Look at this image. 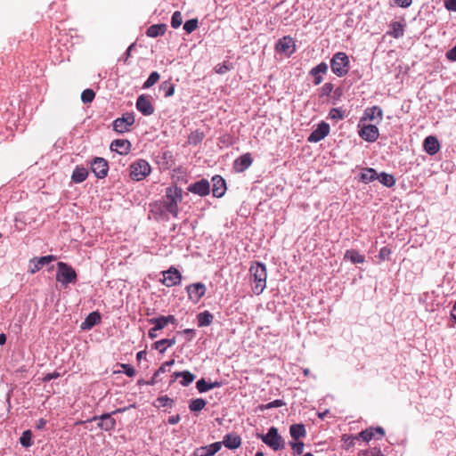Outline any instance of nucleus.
Masks as SVG:
<instances>
[{"label": "nucleus", "mask_w": 456, "mask_h": 456, "mask_svg": "<svg viewBox=\"0 0 456 456\" xmlns=\"http://www.w3.org/2000/svg\"><path fill=\"white\" fill-rule=\"evenodd\" d=\"M183 200V190L178 186H169L166 189L165 195L159 201L151 204V212L156 215H164L165 212L173 217L179 214L178 204Z\"/></svg>", "instance_id": "f257e3e1"}, {"label": "nucleus", "mask_w": 456, "mask_h": 456, "mask_svg": "<svg viewBox=\"0 0 456 456\" xmlns=\"http://www.w3.org/2000/svg\"><path fill=\"white\" fill-rule=\"evenodd\" d=\"M249 275L253 293L257 296L262 294L266 288V266L260 262L253 263L249 268Z\"/></svg>", "instance_id": "f03ea898"}, {"label": "nucleus", "mask_w": 456, "mask_h": 456, "mask_svg": "<svg viewBox=\"0 0 456 456\" xmlns=\"http://www.w3.org/2000/svg\"><path fill=\"white\" fill-rule=\"evenodd\" d=\"M330 68L332 72L338 77L346 76L349 69L348 56L343 52L335 53L330 60Z\"/></svg>", "instance_id": "7ed1b4c3"}, {"label": "nucleus", "mask_w": 456, "mask_h": 456, "mask_svg": "<svg viewBox=\"0 0 456 456\" xmlns=\"http://www.w3.org/2000/svg\"><path fill=\"white\" fill-rule=\"evenodd\" d=\"M151 172L150 164L144 159H137L129 167V176L134 181H142Z\"/></svg>", "instance_id": "20e7f679"}, {"label": "nucleus", "mask_w": 456, "mask_h": 456, "mask_svg": "<svg viewBox=\"0 0 456 456\" xmlns=\"http://www.w3.org/2000/svg\"><path fill=\"white\" fill-rule=\"evenodd\" d=\"M57 268L56 280L65 287L69 283H75L77 281L76 271L70 265L64 262H59Z\"/></svg>", "instance_id": "39448f33"}, {"label": "nucleus", "mask_w": 456, "mask_h": 456, "mask_svg": "<svg viewBox=\"0 0 456 456\" xmlns=\"http://www.w3.org/2000/svg\"><path fill=\"white\" fill-rule=\"evenodd\" d=\"M262 441L270 446L274 451L281 450L284 448V442L282 437L279 435L278 429L275 427L270 428L267 434L261 436Z\"/></svg>", "instance_id": "423d86ee"}, {"label": "nucleus", "mask_w": 456, "mask_h": 456, "mask_svg": "<svg viewBox=\"0 0 456 456\" xmlns=\"http://www.w3.org/2000/svg\"><path fill=\"white\" fill-rule=\"evenodd\" d=\"M134 121L135 118L133 113H126L121 118H118L114 120L113 129L120 134L128 132Z\"/></svg>", "instance_id": "0eeeda50"}, {"label": "nucleus", "mask_w": 456, "mask_h": 456, "mask_svg": "<svg viewBox=\"0 0 456 456\" xmlns=\"http://www.w3.org/2000/svg\"><path fill=\"white\" fill-rule=\"evenodd\" d=\"M186 290L190 300L193 301L194 303H198L205 295L207 289L203 283L197 282L189 285L186 288Z\"/></svg>", "instance_id": "6e6552de"}, {"label": "nucleus", "mask_w": 456, "mask_h": 456, "mask_svg": "<svg viewBox=\"0 0 456 456\" xmlns=\"http://www.w3.org/2000/svg\"><path fill=\"white\" fill-rule=\"evenodd\" d=\"M93 173L97 178H104L108 173V162L103 158H95L91 163Z\"/></svg>", "instance_id": "1a4fd4ad"}, {"label": "nucleus", "mask_w": 456, "mask_h": 456, "mask_svg": "<svg viewBox=\"0 0 456 456\" xmlns=\"http://www.w3.org/2000/svg\"><path fill=\"white\" fill-rule=\"evenodd\" d=\"M182 281V275L180 272L175 268L171 267L167 271L163 272V283L167 287H173L180 284Z\"/></svg>", "instance_id": "9d476101"}, {"label": "nucleus", "mask_w": 456, "mask_h": 456, "mask_svg": "<svg viewBox=\"0 0 456 456\" xmlns=\"http://www.w3.org/2000/svg\"><path fill=\"white\" fill-rule=\"evenodd\" d=\"M57 257L53 255H49L41 257H34L29 261V272L31 273H36L44 265H48L49 263L55 261Z\"/></svg>", "instance_id": "9b49d317"}, {"label": "nucleus", "mask_w": 456, "mask_h": 456, "mask_svg": "<svg viewBox=\"0 0 456 456\" xmlns=\"http://www.w3.org/2000/svg\"><path fill=\"white\" fill-rule=\"evenodd\" d=\"M330 133V126L326 122H322L318 125L317 128L314 129L309 135L307 141L309 142H318L325 138Z\"/></svg>", "instance_id": "f8f14e48"}, {"label": "nucleus", "mask_w": 456, "mask_h": 456, "mask_svg": "<svg viewBox=\"0 0 456 456\" xmlns=\"http://www.w3.org/2000/svg\"><path fill=\"white\" fill-rule=\"evenodd\" d=\"M359 135L367 142H375L378 140L379 133L375 125H363L360 131Z\"/></svg>", "instance_id": "ddd939ff"}, {"label": "nucleus", "mask_w": 456, "mask_h": 456, "mask_svg": "<svg viewBox=\"0 0 456 456\" xmlns=\"http://www.w3.org/2000/svg\"><path fill=\"white\" fill-rule=\"evenodd\" d=\"M136 109L144 116H150L154 112V107L149 96L144 94H142L137 98Z\"/></svg>", "instance_id": "4468645a"}, {"label": "nucleus", "mask_w": 456, "mask_h": 456, "mask_svg": "<svg viewBox=\"0 0 456 456\" xmlns=\"http://www.w3.org/2000/svg\"><path fill=\"white\" fill-rule=\"evenodd\" d=\"M222 448L221 442H216L209 445L200 446L193 452V456H213Z\"/></svg>", "instance_id": "2eb2a0df"}, {"label": "nucleus", "mask_w": 456, "mask_h": 456, "mask_svg": "<svg viewBox=\"0 0 456 456\" xmlns=\"http://www.w3.org/2000/svg\"><path fill=\"white\" fill-rule=\"evenodd\" d=\"M110 150L120 155H126L131 151V142L126 139L114 140L110 144Z\"/></svg>", "instance_id": "dca6fc26"}, {"label": "nucleus", "mask_w": 456, "mask_h": 456, "mask_svg": "<svg viewBox=\"0 0 456 456\" xmlns=\"http://www.w3.org/2000/svg\"><path fill=\"white\" fill-rule=\"evenodd\" d=\"M188 191L200 196H206L210 191L209 183L207 180H200L191 184Z\"/></svg>", "instance_id": "f3484780"}, {"label": "nucleus", "mask_w": 456, "mask_h": 456, "mask_svg": "<svg viewBox=\"0 0 456 456\" xmlns=\"http://www.w3.org/2000/svg\"><path fill=\"white\" fill-rule=\"evenodd\" d=\"M290 48H292L290 51V53H292L295 51V43L293 38L289 36L281 37L275 45V50L278 53H287Z\"/></svg>", "instance_id": "a211bd4d"}, {"label": "nucleus", "mask_w": 456, "mask_h": 456, "mask_svg": "<svg viewBox=\"0 0 456 456\" xmlns=\"http://www.w3.org/2000/svg\"><path fill=\"white\" fill-rule=\"evenodd\" d=\"M253 162L250 153H245L234 161V169L237 172H243L248 168Z\"/></svg>", "instance_id": "6ab92c4d"}, {"label": "nucleus", "mask_w": 456, "mask_h": 456, "mask_svg": "<svg viewBox=\"0 0 456 456\" xmlns=\"http://www.w3.org/2000/svg\"><path fill=\"white\" fill-rule=\"evenodd\" d=\"M213 182V195L216 198L222 197L226 190L225 181L220 176L216 175L212 178Z\"/></svg>", "instance_id": "aec40b11"}, {"label": "nucleus", "mask_w": 456, "mask_h": 456, "mask_svg": "<svg viewBox=\"0 0 456 456\" xmlns=\"http://www.w3.org/2000/svg\"><path fill=\"white\" fill-rule=\"evenodd\" d=\"M423 147L426 152L429 155H435L440 150L438 140L432 135L428 136L424 140Z\"/></svg>", "instance_id": "412c9836"}, {"label": "nucleus", "mask_w": 456, "mask_h": 456, "mask_svg": "<svg viewBox=\"0 0 456 456\" xmlns=\"http://www.w3.org/2000/svg\"><path fill=\"white\" fill-rule=\"evenodd\" d=\"M99 419L101 422L98 424V427L106 431H110L115 428L116 420L110 417V414L105 413L100 417H94L92 420H95Z\"/></svg>", "instance_id": "4be33fe9"}, {"label": "nucleus", "mask_w": 456, "mask_h": 456, "mask_svg": "<svg viewBox=\"0 0 456 456\" xmlns=\"http://www.w3.org/2000/svg\"><path fill=\"white\" fill-rule=\"evenodd\" d=\"M328 70V65L325 62H321L316 67L310 70V74L314 77V84L318 86L322 81V75L326 74Z\"/></svg>", "instance_id": "5701e85b"}, {"label": "nucleus", "mask_w": 456, "mask_h": 456, "mask_svg": "<svg viewBox=\"0 0 456 456\" xmlns=\"http://www.w3.org/2000/svg\"><path fill=\"white\" fill-rule=\"evenodd\" d=\"M222 443L226 448L234 450L240 446L241 438L236 434H227Z\"/></svg>", "instance_id": "b1692460"}, {"label": "nucleus", "mask_w": 456, "mask_h": 456, "mask_svg": "<svg viewBox=\"0 0 456 456\" xmlns=\"http://www.w3.org/2000/svg\"><path fill=\"white\" fill-rule=\"evenodd\" d=\"M383 112L382 110L378 106L368 108L364 111L363 117L361 118V122L365 120H374L375 118L382 119Z\"/></svg>", "instance_id": "393cba45"}, {"label": "nucleus", "mask_w": 456, "mask_h": 456, "mask_svg": "<svg viewBox=\"0 0 456 456\" xmlns=\"http://www.w3.org/2000/svg\"><path fill=\"white\" fill-rule=\"evenodd\" d=\"M176 343L175 338H163L156 341L152 345V348L159 350L160 354H164L167 347L174 346Z\"/></svg>", "instance_id": "a878e982"}, {"label": "nucleus", "mask_w": 456, "mask_h": 456, "mask_svg": "<svg viewBox=\"0 0 456 456\" xmlns=\"http://www.w3.org/2000/svg\"><path fill=\"white\" fill-rule=\"evenodd\" d=\"M88 170L84 167H76L74 169L71 179L76 183L84 182L88 176Z\"/></svg>", "instance_id": "bb28decb"}, {"label": "nucleus", "mask_w": 456, "mask_h": 456, "mask_svg": "<svg viewBox=\"0 0 456 456\" xmlns=\"http://www.w3.org/2000/svg\"><path fill=\"white\" fill-rule=\"evenodd\" d=\"M167 31V25L166 24H154L150 26L147 28L146 35L149 37H157L159 36H162Z\"/></svg>", "instance_id": "cd10ccee"}, {"label": "nucleus", "mask_w": 456, "mask_h": 456, "mask_svg": "<svg viewBox=\"0 0 456 456\" xmlns=\"http://www.w3.org/2000/svg\"><path fill=\"white\" fill-rule=\"evenodd\" d=\"M390 31L387 32L395 38H399L403 36L404 26L398 21H393L389 24Z\"/></svg>", "instance_id": "c85d7f7f"}, {"label": "nucleus", "mask_w": 456, "mask_h": 456, "mask_svg": "<svg viewBox=\"0 0 456 456\" xmlns=\"http://www.w3.org/2000/svg\"><path fill=\"white\" fill-rule=\"evenodd\" d=\"M179 377L183 378V379L180 381V383H181V385H183L184 387L190 385L195 379V376L192 373H191L188 370H184V371L175 372L174 379L172 381H175Z\"/></svg>", "instance_id": "c756f323"}, {"label": "nucleus", "mask_w": 456, "mask_h": 456, "mask_svg": "<svg viewBox=\"0 0 456 456\" xmlns=\"http://www.w3.org/2000/svg\"><path fill=\"white\" fill-rule=\"evenodd\" d=\"M345 259H349L353 264H362L365 261L364 256L354 249L346 250Z\"/></svg>", "instance_id": "7c9ffc66"}, {"label": "nucleus", "mask_w": 456, "mask_h": 456, "mask_svg": "<svg viewBox=\"0 0 456 456\" xmlns=\"http://www.w3.org/2000/svg\"><path fill=\"white\" fill-rule=\"evenodd\" d=\"M289 433L293 439L298 440L304 437L306 434L305 426L303 424H293L289 428Z\"/></svg>", "instance_id": "2f4dec72"}, {"label": "nucleus", "mask_w": 456, "mask_h": 456, "mask_svg": "<svg viewBox=\"0 0 456 456\" xmlns=\"http://www.w3.org/2000/svg\"><path fill=\"white\" fill-rule=\"evenodd\" d=\"M101 321L99 313L93 312L87 315L85 322L82 323L83 329H90Z\"/></svg>", "instance_id": "473e14b6"}, {"label": "nucleus", "mask_w": 456, "mask_h": 456, "mask_svg": "<svg viewBox=\"0 0 456 456\" xmlns=\"http://www.w3.org/2000/svg\"><path fill=\"white\" fill-rule=\"evenodd\" d=\"M378 178V173L375 169L368 167L362 169L361 173V179L363 183H368L373 182Z\"/></svg>", "instance_id": "72a5a7b5"}, {"label": "nucleus", "mask_w": 456, "mask_h": 456, "mask_svg": "<svg viewBox=\"0 0 456 456\" xmlns=\"http://www.w3.org/2000/svg\"><path fill=\"white\" fill-rule=\"evenodd\" d=\"M220 387L219 382L216 381L213 383H208L204 379H200L196 383V387L199 390V392H200V393H204V392L208 391L209 389H212L215 387Z\"/></svg>", "instance_id": "f704fd0d"}, {"label": "nucleus", "mask_w": 456, "mask_h": 456, "mask_svg": "<svg viewBox=\"0 0 456 456\" xmlns=\"http://www.w3.org/2000/svg\"><path fill=\"white\" fill-rule=\"evenodd\" d=\"M213 314L208 311H205L197 315L198 325L200 327L208 326L213 322Z\"/></svg>", "instance_id": "c9c22d12"}, {"label": "nucleus", "mask_w": 456, "mask_h": 456, "mask_svg": "<svg viewBox=\"0 0 456 456\" xmlns=\"http://www.w3.org/2000/svg\"><path fill=\"white\" fill-rule=\"evenodd\" d=\"M205 134L203 132L200 130H195L191 133V134L188 137V143L192 145H197L202 142L204 139Z\"/></svg>", "instance_id": "e433bc0d"}, {"label": "nucleus", "mask_w": 456, "mask_h": 456, "mask_svg": "<svg viewBox=\"0 0 456 456\" xmlns=\"http://www.w3.org/2000/svg\"><path fill=\"white\" fill-rule=\"evenodd\" d=\"M379 182L387 186V187H392L395 183V179L392 175L387 174L385 172L381 173L380 175H378V178Z\"/></svg>", "instance_id": "4c0bfd02"}, {"label": "nucleus", "mask_w": 456, "mask_h": 456, "mask_svg": "<svg viewBox=\"0 0 456 456\" xmlns=\"http://www.w3.org/2000/svg\"><path fill=\"white\" fill-rule=\"evenodd\" d=\"M207 402L202 398L193 399L190 402L189 409L191 411H200L205 408Z\"/></svg>", "instance_id": "58836bf2"}, {"label": "nucleus", "mask_w": 456, "mask_h": 456, "mask_svg": "<svg viewBox=\"0 0 456 456\" xmlns=\"http://www.w3.org/2000/svg\"><path fill=\"white\" fill-rule=\"evenodd\" d=\"M20 443L22 446L28 448L30 447L32 443V433L29 429L24 431L20 438Z\"/></svg>", "instance_id": "ea45409f"}, {"label": "nucleus", "mask_w": 456, "mask_h": 456, "mask_svg": "<svg viewBox=\"0 0 456 456\" xmlns=\"http://www.w3.org/2000/svg\"><path fill=\"white\" fill-rule=\"evenodd\" d=\"M160 90L164 91L165 97H170L175 93V86L170 81H164L160 85Z\"/></svg>", "instance_id": "a19ab883"}, {"label": "nucleus", "mask_w": 456, "mask_h": 456, "mask_svg": "<svg viewBox=\"0 0 456 456\" xmlns=\"http://www.w3.org/2000/svg\"><path fill=\"white\" fill-rule=\"evenodd\" d=\"M159 79V74L157 71H153L149 76L148 79L143 84V88H150L154 86Z\"/></svg>", "instance_id": "79ce46f5"}, {"label": "nucleus", "mask_w": 456, "mask_h": 456, "mask_svg": "<svg viewBox=\"0 0 456 456\" xmlns=\"http://www.w3.org/2000/svg\"><path fill=\"white\" fill-rule=\"evenodd\" d=\"M284 405H285V402H283L282 400L277 399V400H274L266 404H261L258 406V408L260 411H263L265 410H268V409H272V408H278V407H281Z\"/></svg>", "instance_id": "37998d69"}, {"label": "nucleus", "mask_w": 456, "mask_h": 456, "mask_svg": "<svg viewBox=\"0 0 456 456\" xmlns=\"http://www.w3.org/2000/svg\"><path fill=\"white\" fill-rule=\"evenodd\" d=\"M95 93L92 89H86L81 94V101L84 103H90L94 101Z\"/></svg>", "instance_id": "c03bdc74"}, {"label": "nucleus", "mask_w": 456, "mask_h": 456, "mask_svg": "<svg viewBox=\"0 0 456 456\" xmlns=\"http://www.w3.org/2000/svg\"><path fill=\"white\" fill-rule=\"evenodd\" d=\"M199 26L198 19H191L187 20L183 25V29L186 33L190 34L193 32Z\"/></svg>", "instance_id": "a18cd8bd"}, {"label": "nucleus", "mask_w": 456, "mask_h": 456, "mask_svg": "<svg viewBox=\"0 0 456 456\" xmlns=\"http://www.w3.org/2000/svg\"><path fill=\"white\" fill-rule=\"evenodd\" d=\"M182 23H183V16H182L181 12H179V11L175 12L171 18V26L174 28H177L182 25Z\"/></svg>", "instance_id": "49530a36"}, {"label": "nucleus", "mask_w": 456, "mask_h": 456, "mask_svg": "<svg viewBox=\"0 0 456 456\" xmlns=\"http://www.w3.org/2000/svg\"><path fill=\"white\" fill-rule=\"evenodd\" d=\"M374 430L373 428H367L362 430L358 434V437L362 439L365 442L370 441L374 437Z\"/></svg>", "instance_id": "de8ad7c7"}, {"label": "nucleus", "mask_w": 456, "mask_h": 456, "mask_svg": "<svg viewBox=\"0 0 456 456\" xmlns=\"http://www.w3.org/2000/svg\"><path fill=\"white\" fill-rule=\"evenodd\" d=\"M149 322L154 324L155 330H160L167 326L164 316L150 319Z\"/></svg>", "instance_id": "09e8293b"}, {"label": "nucleus", "mask_w": 456, "mask_h": 456, "mask_svg": "<svg viewBox=\"0 0 456 456\" xmlns=\"http://www.w3.org/2000/svg\"><path fill=\"white\" fill-rule=\"evenodd\" d=\"M392 254L391 248L388 247H383L380 248L378 257L380 261L388 260L390 258V255Z\"/></svg>", "instance_id": "8fccbe9b"}, {"label": "nucleus", "mask_w": 456, "mask_h": 456, "mask_svg": "<svg viewBox=\"0 0 456 456\" xmlns=\"http://www.w3.org/2000/svg\"><path fill=\"white\" fill-rule=\"evenodd\" d=\"M120 367L123 369V372L126 373L128 377L132 378L135 376L136 371L134 367H132L130 364L122 363L120 364Z\"/></svg>", "instance_id": "3c124183"}, {"label": "nucleus", "mask_w": 456, "mask_h": 456, "mask_svg": "<svg viewBox=\"0 0 456 456\" xmlns=\"http://www.w3.org/2000/svg\"><path fill=\"white\" fill-rule=\"evenodd\" d=\"M174 363H175V360H170V361H167V362H164L159 367V369L155 372V374H154L152 379H155L158 375H159L160 373L166 372L167 370V367L172 366Z\"/></svg>", "instance_id": "603ef678"}, {"label": "nucleus", "mask_w": 456, "mask_h": 456, "mask_svg": "<svg viewBox=\"0 0 456 456\" xmlns=\"http://www.w3.org/2000/svg\"><path fill=\"white\" fill-rule=\"evenodd\" d=\"M290 445L295 454L300 455L303 453L305 445L303 442L290 443Z\"/></svg>", "instance_id": "864d4df0"}, {"label": "nucleus", "mask_w": 456, "mask_h": 456, "mask_svg": "<svg viewBox=\"0 0 456 456\" xmlns=\"http://www.w3.org/2000/svg\"><path fill=\"white\" fill-rule=\"evenodd\" d=\"M333 90V85L331 83H325L321 88L322 95H329Z\"/></svg>", "instance_id": "5fc2aeb1"}, {"label": "nucleus", "mask_w": 456, "mask_h": 456, "mask_svg": "<svg viewBox=\"0 0 456 456\" xmlns=\"http://www.w3.org/2000/svg\"><path fill=\"white\" fill-rule=\"evenodd\" d=\"M229 67L227 66L226 62L217 64L215 68V70L218 74H224L229 70Z\"/></svg>", "instance_id": "6e6d98bb"}, {"label": "nucleus", "mask_w": 456, "mask_h": 456, "mask_svg": "<svg viewBox=\"0 0 456 456\" xmlns=\"http://www.w3.org/2000/svg\"><path fill=\"white\" fill-rule=\"evenodd\" d=\"M158 402H159L161 406H171L173 403V400L167 395L159 397Z\"/></svg>", "instance_id": "4d7b16f0"}, {"label": "nucleus", "mask_w": 456, "mask_h": 456, "mask_svg": "<svg viewBox=\"0 0 456 456\" xmlns=\"http://www.w3.org/2000/svg\"><path fill=\"white\" fill-rule=\"evenodd\" d=\"M356 437H354L352 436L344 435L343 437H342V440L346 444V448H349V447H351V446H353L354 444V439Z\"/></svg>", "instance_id": "13d9d810"}, {"label": "nucleus", "mask_w": 456, "mask_h": 456, "mask_svg": "<svg viewBox=\"0 0 456 456\" xmlns=\"http://www.w3.org/2000/svg\"><path fill=\"white\" fill-rule=\"evenodd\" d=\"M446 58L451 61H456V45L446 53Z\"/></svg>", "instance_id": "bf43d9fd"}, {"label": "nucleus", "mask_w": 456, "mask_h": 456, "mask_svg": "<svg viewBox=\"0 0 456 456\" xmlns=\"http://www.w3.org/2000/svg\"><path fill=\"white\" fill-rule=\"evenodd\" d=\"M444 5L447 10L456 12V0H444Z\"/></svg>", "instance_id": "052dcab7"}, {"label": "nucleus", "mask_w": 456, "mask_h": 456, "mask_svg": "<svg viewBox=\"0 0 456 456\" xmlns=\"http://www.w3.org/2000/svg\"><path fill=\"white\" fill-rule=\"evenodd\" d=\"M330 115L332 118H338V119L343 118V115H342L341 111L338 109H332L330 110Z\"/></svg>", "instance_id": "680f3d73"}, {"label": "nucleus", "mask_w": 456, "mask_h": 456, "mask_svg": "<svg viewBox=\"0 0 456 456\" xmlns=\"http://www.w3.org/2000/svg\"><path fill=\"white\" fill-rule=\"evenodd\" d=\"M58 377H60V373L58 372L48 373L43 378L42 380L44 382H48L53 379H57Z\"/></svg>", "instance_id": "e2e57ef3"}, {"label": "nucleus", "mask_w": 456, "mask_h": 456, "mask_svg": "<svg viewBox=\"0 0 456 456\" xmlns=\"http://www.w3.org/2000/svg\"><path fill=\"white\" fill-rule=\"evenodd\" d=\"M395 2L398 6L406 8L411 4L412 0H395Z\"/></svg>", "instance_id": "0e129e2a"}, {"label": "nucleus", "mask_w": 456, "mask_h": 456, "mask_svg": "<svg viewBox=\"0 0 456 456\" xmlns=\"http://www.w3.org/2000/svg\"><path fill=\"white\" fill-rule=\"evenodd\" d=\"M179 421H180V415L179 414L171 416L168 419V423L171 424V425L177 424Z\"/></svg>", "instance_id": "69168bd1"}, {"label": "nucleus", "mask_w": 456, "mask_h": 456, "mask_svg": "<svg viewBox=\"0 0 456 456\" xmlns=\"http://www.w3.org/2000/svg\"><path fill=\"white\" fill-rule=\"evenodd\" d=\"M164 319H165V322L167 323V325L168 323H175L176 322V319L174 315H167V316H164Z\"/></svg>", "instance_id": "338daca9"}, {"label": "nucleus", "mask_w": 456, "mask_h": 456, "mask_svg": "<svg viewBox=\"0 0 456 456\" xmlns=\"http://www.w3.org/2000/svg\"><path fill=\"white\" fill-rule=\"evenodd\" d=\"M45 425H46V420L44 419H40L37 420L36 428L37 429H43Z\"/></svg>", "instance_id": "774afa93"}]
</instances>
